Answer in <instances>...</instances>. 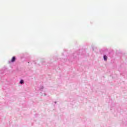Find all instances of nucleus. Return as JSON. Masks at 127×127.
I'll return each mask as SVG.
<instances>
[{"mask_svg":"<svg viewBox=\"0 0 127 127\" xmlns=\"http://www.w3.org/2000/svg\"><path fill=\"white\" fill-rule=\"evenodd\" d=\"M104 60L105 61H107V60H108V57L106 56H104Z\"/></svg>","mask_w":127,"mask_h":127,"instance_id":"1","label":"nucleus"},{"mask_svg":"<svg viewBox=\"0 0 127 127\" xmlns=\"http://www.w3.org/2000/svg\"><path fill=\"white\" fill-rule=\"evenodd\" d=\"M15 61V57H13L11 59V62H14Z\"/></svg>","mask_w":127,"mask_h":127,"instance_id":"2","label":"nucleus"},{"mask_svg":"<svg viewBox=\"0 0 127 127\" xmlns=\"http://www.w3.org/2000/svg\"><path fill=\"white\" fill-rule=\"evenodd\" d=\"M20 84H23V83H24L23 80H21L20 81Z\"/></svg>","mask_w":127,"mask_h":127,"instance_id":"3","label":"nucleus"}]
</instances>
